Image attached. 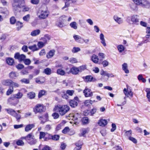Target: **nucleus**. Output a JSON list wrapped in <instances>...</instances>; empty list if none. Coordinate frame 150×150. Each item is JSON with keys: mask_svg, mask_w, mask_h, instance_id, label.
<instances>
[{"mask_svg": "<svg viewBox=\"0 0 150 150\" xmlns=\"http://www.w3.org/2000/svg\"><path fill=\"white\" fill-rule=\"evenodd\" d=\"M54 110L58 112L60 115L63 116L69 110L70 108L67 105H59L56 106Z\"/></svg>", "mask_w": 150, "mask_h": 150, "instance_id": "f257e3e1", "label": "nucleus"}, {"mask_svg": "<svg viewBox=\"0 0 150 150\" xmlns=\"http://www.w3.org/2000/svg\"><path fill=\"white\" fill-rule=\"evenodd\" d=\"M26 141L30 145L36 144V140L34 138V136L32 133L28 134L26 136Z\"/></svg>", "mask_w": 150, "mask_h": 150, "instance_id": "f03ea898", "label": "nucleus"}, {"mask_svg": "<svg viewBox=\"0 0 150 150\" xmlns=\"http://www.w3.org/2000/svg\"><path fill=\"white\" fill-rule=\"evenodd\" d=\"M49 14V12L47 10L40 11L38 14V17L40 19L46 18Z\"/></svg>", "mask_w": 150, "mask_h": 150, "instance_id": "7ed1b4c3", "label": "nucleus"}, {"mask_svg": "<svg viewBox=\"0 0 150 150\" xmlns=\"http://www.w3.org/2000/svg\"><path fill=\"white\" fill-rule=\"evenodd\" d=\"M45 107L42 104H37L33 108V111L35 113L41 112L44 110Z\"/></svg>", "mask_w": 150, "mask_h": 150, "instance_id": "20e7f679", "label": "nucleus"}, {"mask_svg": "<svg viewBox=\"0 0 150 150\" xmlns=\"http://www.w3.org/2000/svg\"><path fill=\"white\" fill-rule=\"evenodd\" d=\"M74 91L73 90H68L66 91V93H65L64 91H62V93H63V94H62L61 95L62 97L66 99H68L69 97L67 96V94L69 96H72L74 93Z\"/></svg>", "mask_w": 150, "mask_h": 150, "instance_id": "39448f33", "label": "nucleus"}, {"mask_svg": "<svg viewBox=\"0 0 150 150\" xmlns=\"http://www.w3.org/2000/svg\"><path fill=\"white\" fill-rule=\"evenodd\" d=\"M67 118L68 119H71L73 120H76L78 117H80V114L75 113L74 114H70L68 116H67Z\"/></svg>", "mask_w": 150, "mask_h": 150, "instance_id": "423d86ee", "label": "nucleus"}, {"mask_svg": "<svg viewBox=\"0 0 150 150\" xmlns=\"http://www.w3.org/2000/svg\"><path fill=\"white\" fill-rule=\"evenodd\" d=\"M14 57L16 59H17L19 62H21L26 58V57L23 54H20L19 53L17 52L15 54Z\"/></svg>", "mask_w": 150, "mask_h": 150, "instance_id": "0eeeda50", "label": "nucleus"}, {"mask_svg": "<svg viewBox=\"0 0 150 150\" xmlns=\"http://www.w3.org/2000/svg\"><path fill=\"white\" fill-rule=\"evenodd\" d=\"M48 117V114L45 113L42 116L38 117V118L41 120L40 123L43 124L44 123L47 121Z\"/></svg>", "mask_w": 150, "mask_h": 150, "instance_id": "6e6552de", "label": "nucleus"}, {"mask_svg": "<svg viewBox=\"0 0 150 150\" xmlns=\"http://www.w3.org/2000/svg\"><path fill=\"white\" fill-rule=\"evenodd\" d=\"M79 102V98L77 97H75L74 99L70 101V105L72 107H75L77 106L78 102Z\"/></svg>", "mask_w": 150, "mask_h": 150, "instance_id": "1a4fd4ad", "label": "nucleus"}, {"mask_svg": "<svg viewBox=\"0 0 150 150\" xmlns=\"http://www.w3.org/2000/svg\"><path fill=\"white\" fill-rule=\"evenodd\" d=\"M131 21L132 22V24L136 25H138L139 24L138 17L137 15H134L132 16L131 18Z\"/></svg>", "mask_w": 150, "mask_h": 150, "instance_id": "9d476101", "label": "nucleus"}, {"mask_svg": "<svg viewBox=\"0 0 150 150\" xmlns=\"http://www.w3.org/2000/svg\"><path fill=\"white\" fill-rule=\"evenodd\" d=\"M123 92L127 97H129V96L131 97L133 96V93L130 89H129L128 88L127 89L125 88L123 90Z\"/></svg>", "mask_w": 150, "mask_h": 150, "instance_id": "9b49d317", "label": "nucleus"}, {"mask_svg": "<svg viewBox=\"0 0 150 150\" xmlns=\"http://www.w3.org/2000/svg\"><path fill=\"white\" fill-rule=\"evenodd\" d=\"M79 69L78 67H74L71 68L69 71L67 72V73L69 74L70 73H71L74 74L76 75L78 74L79 72Z\"/></svg>", "mask_w": 150, "mask_h": 150, "instance_id": "f8f14e48", "label": "nucleus"}, {"mask_svg": "<svg viewBox=\"0 0 150 150\" xmlns=\"http://www.w3.org/2000/svg\"><path fill=\"white\" fill-rule=\"evenodd\" d=\"M83 93L86 97H91L93 95L92 92L91 91V90L88 88H86L83 91Z\"/></svg>", "mask_w": 150, "mask_h": 150, "instance_id": "ddd939ff", "label": "nucleus"}, {"mask_svg": "<svg viewBox=\"0 0 150 150\" xmlns=\"http://www.w3.org/2000/svg\"><path fill=\"white\" fill-rule=\"evenodd\" d=\"M22 0H13V2L12 6L14 9H16L18 7H21V5H19L20 2Z\"/></svg>", "mask_w": 150, "mask_h": 150, "instance_id": "4468645a", "label": "nucleus"}, {"mask_svg": "<svg viewBox=\"0 0 150 150\" xmlns=\"http://www.w3.org/2000/svg\"><path fill=\"white\" fill-rule=\"evenodd\" d=\"M56 51L54 50H50L47 54L46 57L47 59H50L53 57L55 54Z\"/></svg>", "mask_w": 150, "mask_h": 150, "instance_id": "2eb2a0df", "label": "nucleus"}, {"mask_svg": "<svg viewBox=\"0 0 150 150\" xmlns=\"http://www.w3.org/2000/svg\"><path fill=\"white\" fill-rule=\"evenodd\" d=\"M91 59L94 63L100 64L99 58L96 55L93 54L91 57Z\"/></svg>", "mask_w": 150, "mask_h": 150, "instance_id": "dca6fc26", "label": "nucleus"}, {"mask_svg": "<svg viewBox=\"0 0 150 150\" xmlns=\"http://www.w3.org/2000/svg\"><path fill=\"white\" fill-rule=\"evenodd\" d=\"M12 82V80L10 79H4L1 81L2 84L5 86H9L11 85Z\"/></svg>", "mask_w": 150, "mask_h": 150, "instance_id": "f3484780", "label": "nucleus"}, {"mask_svg": "<svg viewBox=\"0 0 150 150\" xmlns=\"http://www.w3.org/2000/svg\"><path fill=\"white\" fill-rule=\"evenodd\" d=\"M98 124L101 126L104 127L107 124V121L106 120L101 119L99 120Z\"/></svg>", "mask_w": 150, "mask_h": 150, "instance_id": "a211bd4d", "label": "nucleus"}, {"mask_svg": "<svg viewBox=\"0 0 150 150\" xmlns=\"http://www.w3.org/2000/svg\"><path fill=\"white\" fill-rule=\"evenodd\" d=\"M84 81L87 82H90L93 81V78L91 76H87L83 77Z\"/></svg>", "mask_w": 150, "mask_h": 150, "instance_id": "6ab92c4d", "label": "nucleus"}, {"mask_svg": "<svg viewBox=\"0 0 150 150\" xmlns=\"http://www.w3.org/2000/svg\"><path fill=\"white\" fill-rule=\"evenodd\" d=\"M141 6L149 8L150 7V3L147 0H143Z\"/></svg>", "mask_w": 150, "mask_h": 150, "instance_id": "aec40b11", "label": "nucleus"}, {"mask_svg": "<svg viewBox=\"0 0 150 150\" xmlns=\"http://www.w3.org/2000/svg\"><path fill=\"white\" fill-rule=\"evenodd\" d=\"M114 20L118 23L120 24L123 23V19L117 16H115L113 17Z\"/></svg>", "mask_w": 150, "mask_h": 150, "instance_id": "412c9836", "label": "nucleus"}, {"mask_svg": "<svg viewBox=\"0 0 150 150\" xmlns=\"http://www.w3.org/2000/svg\"><path fill=\"white\" fill-rule=\"evenodd\" d=\"M100 40L101 43L103 45V46H106V44L105 42V40L104 38V35L103 33H101L100 35Z\"/></svg>", "mask_w": 150, "mask_h": 150, "instance_id": "4be33fe9", "label": "nucleus"}, {"mask_svg": "<svg viewBox=\"0 0 150 150\" xmlns=\"http://www.w3.org/2000/svg\"><path fill=\"white\" fill-rule=\"evenodd\" d=\"M88 132V129H87L83 128L80 130V133L79 134L80 137H84L85 135Z\"/></svg>", "mask_w": 150, "mask_h": 150, "instance_id": "5701e85b", "label": "nucleus"}, {"mask_svg": "<svg viewBox=\"0 0 150 150\" xmlns=\"http://www.w3.org/2000/svg\"><path fill=\"white\" fill-rule=\"evenodd\" d=\"M125 100L123 101L122 100H119L117 102V105L118 106H122L125 105L126 103V97L124 98Z\"/></svg>", "mask_w": 150, "mask_h": 150, "instance_id": "b1692460", "label": "nucleus"}, {"mask_svg": "<svg viewBox=\"0 0 150 150\" xmlns=\"http://www.w3.org/2000/svg\"><path fill=\"white\" fill-rule=\"evenodd\" d=\"M40 33V30L39 29H37L32 31L30 35L32 36H35L39 35Z\"/></svg>", "mask_w": 150, "mask_h": 150, "instance_id": "393cba45", "label": "nucleus"}, {"mask_svg": "<svg viewBox=\"0 0 150 150\" xmlns=\"http://www.w3.org/2000/svg\"><path fill=\"white\" fill-rule=\"evenodd\" d=\"M122 69L124 71L125 73L128 74L129 73V70L128 69L127 64L126 63H124L122 65Z\"/></svg>", "mask_w": 150, "mask_h": 150, "instance_id": "a878e982", "label": "nucleus"}, {"mask_svg": "<svg viewBox=\"0 0 150 150\" xmlns=\"http://www.w3.org/2000/svg\"><path fill=\"white\" fill-rule=\"evenodd\" d=\"M28 48L33 52L37 51L39 50V48L37 47V45L35 44L29 46Z\"/></svg>", "mask_w": 150, "mask_h": 150, "instance_id": "bb28decb", "label": "nucleus"}, {"mask_svg": "<svg viewBox=\"0 0 150 150\" xmlns=\"http://www.w3.org/2000/svg\"><path fill=\"white\" fill-rule=\"evenodd\" d=\"M5 110L8 114L13 116H15V115L16 114V112L12 109H6Z\"/></svg>", "mask_w": 150, "mask_h": 150, "instance_id": "cd10ccee", "label": "nucleus"}, {"mask_svg": "<svg viewBox=\"0 0 150 150\" xmlns=\"http://www.w3.org/2000/svg\"><path fill=\"white\" fill-rule=\"evenodd\" d=\"M6 62L8 64L10 65H12L14 64V61L13 59L9 57L7 58Z\"/></svg>", "mask_w": 150, "mask_h": 150, "instance_id": "c85d7f7f", "label": "nucleus"}, {"mask_svg": "<svg viewBox=\"0 0 150 150\" xmlns=\"http://www.w3.org/2000/svg\"><path fill=\"white\" fill-rule=\"evenodd\" d=\"M65 71L61 69H58L57 70V73L58 74L61 76L65 75L66 73H67Z\"/></svg>", "mask_w": 150, "mask_h": 150, "instance_id": "c756f323", "label": "nucleus"}, {"mask_svg": "<svg viewBox=\"0 0 150 150\" xmlns=\"http://www.w3.org/2000/svg\"><path fill=\"white\" fill-rule=\"evenodd\" d=\"M34 126L35 125L34 124L27 125L25 127V131L26 132H28L34 127Z\"/></svg>", "mask_w": 150, "mask_h": 150, "instance_id": "7c9ffc66", "label": "nucleus"}, {"mask_svg": "<svg viewBox=\"0 0 150 150\" xmlns=\"http://www.w3.org/2000/svg\"><path fill=\"white\" fill-rule=\"evenodd\" d=\"M98 56L99 58V64L101 63V62L105 58V54L103 53L100 52L98 54Z\"/></svg>", "mask_w": 150, "mask_h": 150, "instance_id": "2f4dec72", "label": "nucleus"}, {"mask_svg": "<svg viewBox=\"0 0 150 150\" xmlns=\"http://www.w3.org/2000/svg\"><path fill=\"white\" fill-rule=\"evenodd\" d=\"M27 96L30 99H32L35 97V94L33 92H30L27 94Z\"/></svg>", "mask_w": 150, "mask_h": 150, "instance_id": "473e14b6", "label": "nucleus"}, {"mask_svg": "<svg viewBox=\"0 0 150 150\" xmlns=\"http://www.w3.org/2000/svg\"><path fill=\"white\" fill-rule=\"evenodd\" d=\"M0 12L5 15H7L9 14V12L8 10L6 8L3 9L2 8H0Z\"/></svg>", "mask_w": 150, "mask_h": 150, "instance_id": "72a5a7b5", "label": "nucleus"}, {"mask_svg": "<svg viewBox=\"0 0 150 150\" xmlns=\"http://www.w3.org/2000/svg\"><path fill=\"white\" fill-rule=\"evenodd\" d=\"M70 25L71 28L75 30L77 29L78 28L77 24L75 22H73L71 23Z\"/></svg>", "mask_w": 150, "mask_h": 150, "instance_id": "f704fd0d", "label": "nucleus"}, {"mask_svg": "<svg viewBox=\"0 0 150 150\" xmlns=\"http://www.w3.org/2000/svg\"><path fill=\"white\" fill-rule=\"evenodd\" d=\"M132 1L137 5L141 6L143 0H132Z\"/></svg>", "mask_w": 150, "mask_h": 150, "instance_id": "c9c22d12", "label": "nucleus"}, {"mask_svg": "<svg viewBox=\"0 0 150 150\" xmlns=\"http://www.w3.org/2000/svg\"><path fill=\"white\" fill-rule=\"evenodd\" d=\"M9 75L10 77L13 79H15L18 76L17 73L13 72H11Z\"/></svg>", "mask_w": 150, "mask_h": 150, "instance_id": "e433bc0d", "label": "nucleus"}, {"mask_svg": "<svg viewBox=\"0 0 150 150\" xmlns=\"http://www.w3.org/2000/svg\"><path fill=\"white\" fill-rule=\"evenodd\" d=\"M145 91L147 93L146 97L148 100L150 102V88H146Z\"/></svg>", "mask_w": 150, "mask_h": 150, "instance_id": "4c0bfd02", "label": "nucleus"}, {"mask_svg": "<svg viewBox=\"0 0 150 150\" xmlns=\"http://www.w3.org/2000/svg\"><path fill=\"white\" fill-rule=\"evenodd\" d=\"M117 48L118 51L120 53L123 51L125 49L124 47L122 45H118L117 47Z\"/></svg>", "mask_w": 150, "mask_h": 150, "instance_id": "58836bf2", "label": "nucleus"}, {"mask_svg": "<svg viewBox=\"0 0 150 150\" xmlns=\"http://www.w3.org/2000/svg\"><path fill=\"white\" fill-rule=\"evenodd\" d=\"M14 95L16 98L18 99L21 98L23 96L22 93L21 92H18L17 94Z\"/></svg>", "mask_w": 150, "mask_h": 150, "instance_id": "ea45409f", "label": "nucleus"}, {"mask_svg": "<svg viewBox=\"0 0 150 150\" xmlns=\"http://www.w3.org/2000/svg\"><path fill=\"white\" fill-rule=\"evenodd\" d=\"M135 4H130V7L132 10L134 11H136L138 9V8Z\"/></svg>", "mask_w": 150, "mask_h": 150, "instance_id": "a19ab883", "label": "nucleus"}, {"mask_svg": "<svg viewBox=\"0 0 150 150\" xmlns=\"http://www.w3.org/2000/svg\"><path fill=\"white\" fill-rule=\"evenodd\" d=\"M95 101H93L90 100H87L85 101L84 102V104L85 105L88 106L92 104L93 102Z\"/></svg>", "mask_w": 150, "mask_h": 150, "instance_id": "79ce46f5", "label": "nucleus"}, {"mask_svg": "<svg viewBox=\"0 0 150 150\" xmlns=\"http://www.w3.org/2000/svg\"><path fill=\"white\" fill-rule=\"evenodd\" d=\"M82 122L83 124H87L89 123V120L88 118L87 117L83 118L82 119Z\"/></svg>", "mask_w": 150, "mask_h": 150, "instance_id": "37998d69", "label": "nucleus"}, {"mask_svg": "<svg viewBox=\"0 0 150 150\" xmlns=\"http://www.w3.org/2000/svg\"><path fill=\"white\" fill-rule=\"evenodd\" d=\"M21 6V7L19 8H22V11L23 12L28 11L30 9L28 7L25 5H23L22 6Z\"/></svg>", "mask_w": 150, "mask_h": 150, "instance_id": "c03bdc74", "label": "nucleus"}, {"mask_svg": "<svg viewBox=\"0 0 150 150\" xmlns=\"http://www.w3.org/2000/svg\"><path fill=\"white\" fill-rule=\"evenodd\" d=\"M30 18V15L29 14H28L26 16H24L23 18V19L24 21L27 22H28Z\"/></svg>", "mask_w": 150, "mask_h": 150, "instance_id": "a18cd8bd", "label": "nucleus"}, {"mask_svg": "<svg viewBox=\"0 0 150 150\" xmlns=\"http://www.w3.org/2000/svg\"><path fill=\"white\" fill-rule=\"evenodd\" d=\"M44 72L47 75H50L51 74V70L50 69L47 68L45 69Z\"/></svg>", "mask_w": 150, "mask_h": 150, "instance_id": "49530a36", "label": "nucleus"}, {"mask_svg": "<svg viewBox=\"0 0 150 150\" xmlns=\"http://www.w3.org/2000/svg\"><path fill=\"white\" fill-rule=\"evenodd\" d=\"M16 25L17 26V28L18 30L22 28L23 26V23L20 21H17L16 23Z\"/></svg>", "mask_w": 150, "mask_h": 150, "instance_id": "de8ad7c7", "label": "nucleus"}, {"mask_svg": "<svg viewBox=\"0 0 150 150\" xmlns=\"http://www.w3.org/2000/svg\"><path fill=\"white\" fill-rule=\"evenodd\" d=\"M81 50L80 49L79 47H74L71 51L73 53H76Z\"/></svg>", "mask_w": 150, "mask_h": 150, "instance_id": "09e8293b", "label": "nucleus"}, {"mask_svg": "<svg viewBox=\"0 0 150 150\" xmlns=\"http://www.w3.org/2000/svg\"><path fill=\"white\" fill-rule=\"evenodd\" d=\"M46 42H39L38 43L37 45L38 46V47L39 48V49L41 48L42 47L45 45V44Z\"/></svg>", "mask_w": 150, "mask_h": 150, "instance_id": "8fccbe9b", "label": "nucleus"}, {"mask_svg": "<svg viewBox=\"0 0 150 150\" xmlns=\"http://www.w3.org/2000/svg\"><path fill=\"white\" fill-rule=\"evenodd\" d=\"M69 61L71 63L73 64L77 62V59L75 58L72 57L70 58L69 60Z\"/></svg>", "mask_w": 150, "mask_h": 150, "instance_id": "3c124183", "label": "nucleus"}, {"mask_svg": "<svg viewBox=\"0 0 150 150\" xmlns=\"http://www.w3.org/2000/svg\"><path fill=\"white\" fill-rule=\"evenodd\" d=\"M11 85L12 87V88H13V87L17 88L19 86V85L17 83L13 82L12 81Z\"/></svg>", "mask_w": 150, "mask_h": 150, "instance_id": "603ef678", "label": "nucleus"}, {"mask_svg": "<svg viewBox=\"0 0 150 150\" xmlns=\"http://www.w3.org/2000/svg\"><path fill=\"white\" fill-rule=\"evenodd\" d=\"M46 93V91L45 90H41L39 91V94H38V97L39 98L41 97L42 96L45 95V94Z\"/></svg>", "mask_w": 150, "mask_h": 150, "instance_id": "864d4df0", "label": "nucleus"}, {"mask_svg": "<svg viewBox=\"0 0 150 150\" xmlns=\"http://www.w3.org/2000/svg\"><path fill=\"white\" fill-rule=\"evenodd\" d=\"M24 64L26 65H29L31 63L30 60L28 59H25L23 61Z\"/></svg>", "mask_w": 150, "mask_h": 150, "instance_id": "5fc2aeb1", "label": "nucleus"}, {"mask_svg": "<svg viewBox=\"0 0 150 150\" xmlns=\"http://www.w3.org/2000/svg\"><path fill=\"white\" fill-rule=\"evenodd\" d=\"M13 91V88H9L6 92V95L9 96L11 94Z\"/></svg>", "mask_w": 150, "mask_h": 150, "instance_id": "6e6d98bb", "label": "nucleus"}, {"mask_svg": "<svg viewBox=\"0 0 150 150\" xmlns=\"http://www.w3.org/2000/svg\"><path fill=\"white\" fill-rule=\"evenodd\" d=\"M128 139L134 144H136L137 142V139L132 137H129L128 138Z\"/></svg>", "mask_w": 150, "mask_h": 150, "instance_id": "4d7b16f0", "label": "nucleus"}, {"mask_svg": "<svg viewBox=\"0 0 150 150\" xmlns=\"http://www.w3.org/2000/svg\"><path fill=\"white\" fill-rule=\"evenodd\" d=\"M132 131L131 130L126 131L125 133V135L129 137H130V136L132 135Z\"/></svg>", "mask_w": 150, "mask_h": 150, "instance_id": "13d9d810", "label": "nucleus"}, {"mask_svg": "<svg viewBox=\"0 0 150 150\" xmlns=\"http://www.w3.org/2000/svg\"><path fill=\"white\" fill-rule=\"evenodd\" d=\"M146 33L147 34L146 35V38H149L150 36V28L147 27L146 28Z\"/></svg>", "mask_w": 150, "mask_h": 150, "instance_id": "bf43d9fd", "label": "nucleus"}, {"mask_svg": "<svg viewBox=\"0 0 150 150\" xmlns=\"http://www.w3.org/2000/svg\"><path fill=\"white\" fill-rule=\"evenodd\" d=\"M100 74L101 75H104L105 76H106L108 77H109V74L107 73L105 71H104L102 70L100 71Z\"/></svg>", "mask_w": 150, "mask_h": 150, "instance_id": "052dcab7", "label": "nucleus"}, {"mask_svg": "<svg viewBox=\"0 0 150 150\" xmlns=\"http://www.w3.org/2000/svg\"><path fill=\"white\" fill-rule=\"evenodd\" d=\"M96 112V109L95 108H93L91 110H89L90 115L92 116Z\"/></svg>", "mask_w": 150, "mask_h": 150, "instance_id": "680f3d73", "label": "nucleus"}, {"mask_svg": "<svg viewBox=\"0 0 150 150\" xmlns=\"http://www.w3.org/2000/svg\"><path fill=\"white\" fill-rule=\"evenodd\" d=\"M16 19L14 17H12L10 19V22L11 24H14L16 22Z\"/></svg>", "mask_w": 150, "mask_h": 150, "instance_id": "e2e57ef3", "label": "nucleus"}, {"mask_svg": "<svg viewBox=\"0 0 150 150\" xmlns=\"http://www.w3.org/2000/svg\"><path fill=\"white\" fill-rule=\"evenodd\" d=\"M16 144L18 146H23L24 145V142L22 140H19L16 142Z\"/></svg>", "mask_w": 150, "mask_h": 150, "instance_id": "0e129e2a", "label": "nucleus"}, {"mask_svg": "<svg viewBox=\"0 0 150 150\" xmlns=\"http://www.w3.org/2000/svg\"><path fill=\"white\" fill-rule=\"evenodd\" d=\"M16 98L14 95H12L8 99V102H11L12 100H14Z\"/></svg>", "mask_w": 150, "mask_h": 150, "instance_id": "69168bd1", "label": "nucleus"}, {"mask_svg": "<svg viewBox=\"0 0 150 150\" xmlns=\"http://www.w3.org/2000/svg\"><path fill=\"white\" fill-rule=\"evenodd\" d=\"M78 68L79 69V72H81L86 69V66L85 65H83Z\"/></svg>", "mask_w": 150, "mask_h": 150, "instance_id": "338daca9", "label": "nucleus"}, {"mask_svg": "<svg viewBox=\"0 0 150 150\" xmlns=\"http://www.w3.org/2000/svg\"><path fill=\"white\" fill-rule=\"evenodd\" d=\"M69 127H67L62 131V132L63 133L66 134L67 132H69Z\"/></svg>", "mask_w": 150, "mask_h": 150, "instance_id": "774afa93", "label": "nucleus"}]
</instances>
